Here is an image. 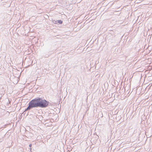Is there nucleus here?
I'll return each mask as SVG.
<instances>
[{
  "mask_svg": "<svg viewBox=\"0 0 152 152\" xmlns=\"http://www.w3.org/2000/svg\"><path fill=\"white\" fill-rule=\"evenodd\" d=\"M30 151H31V147L30 148Z\"/></svg>",
  "mask_w": 152,
  "mask_h": 152,
  "instance_id": "5",
  "label": "nucleus"
},
{
  "mask_svg": "<svg viewBox=\"0 0 152 152\" xmlns=\"http://www.w3.org/2000/svg\"><path fill=\"white\" fill-rule=\"evenodd\" d=\"M56 22H57L58 23H59L60 24H62L63 23L62 20H56Z\"/></svg>",
  "mask_w": 152,
  "mask_h": 152,
  "instance_id": "2",
  "label": "nucleus"
},
{
  "mask_svg": "<svg viewBox=\"0 0 152 152\" xmlns=\"http://www.w3.org/2000/svg\"><path fill=\"white\" fill-rule=\"evenodd\" d=\"M53 22L55 24H57L58 23L57 22H56V20H54L53 21Z\"/></svg>",
  "mask_w": 152,
  "mask_h": 152,
  "instance_id": "3",
  "label": "nucleus"
},
{
  "mask_svg": "<svg viewBox=\"0 0 152 152\" xmlns=\"http://www.w3.org/2000/svg\"><path fill=\"white\" fill-rule=\"evenodd\" d=\"M51 103L49 101L43 99L42 98L37 97L30 101L28 103V106L23 112L22 114L25 115L26 113L31 109L34 108L39 107L42 108H45L48 105H50ZM28 111L27 114H28Z\"/></svg>",
  "mask_w": 152,
  "mask_h": 152,
  "instance_id": "1",
  "label": "nucleus"
},
{
  "mask_svg": "<svg viewBox=\"0 0 152 152\" xmlns=\"http://www.w3.org/2000/svg\"><path fill=\"white\" fill-rule=\"evenodd\" d=\"M29 146L30 147H31L32 146V144H30L29 145Z\"/></svg>",
  "mask_w": 152,
  "mask_h": 152,
  "instance_id": "4",
  "label": "nucleus"
}]
</instances>
